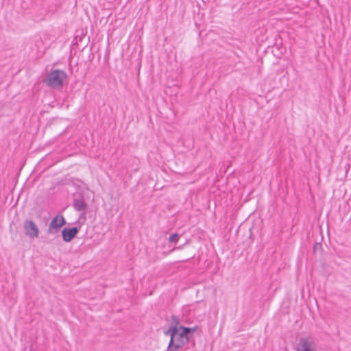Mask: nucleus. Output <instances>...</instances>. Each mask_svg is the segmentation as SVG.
Here are the masks:
<instances>
[{
	"label": "nucleus",
	"instance_id": "f257e3e1",
	"mask_svg": "<svg viewBox=\"0 0 351 351\" xmlns=\"http://www.w3.org/2000/svg\"><path fill=\"white\" fill-rule=\"evenodd\" d=\"M165 335H170V341L166 351H177L189 341V337L186 336L185 332L178 330L176 327H170L165 332Z\"/></svg>",
	"mask_w": 351,
	"mask_h": 351
},
{
	"label": "nucleus",
	"instance_id": "f03ea898",
	"mask_svg": "<svg viewBox=\"0 0 351 351\" xmlns=\"http://www.w3.org/2000/svg\"><path fill=\"white\" fill-rule=\"evenodd\" d=\"M66 77V73L61 70L56 69L47 75L45 82L50 87L59 88L62 87L63 82Z\"/></svg>",
	"mask_w": 351,
	"mask_h": 351
},
{
	"label": "nucleus",
	"instance_id": "7ed1b4c3",
	"mask_svg": "<svg viewBox=\"0 0 351 351\" xmlns=\"http://www.w3.org/2000/svg\"><path fill=\"white\" fill-rule=\"evenodd\" d=\"M66 224V220L63 215H58L55 216L51 221L50 222V224L49 226V228L47 229V233L48 234H56L57 233L61 227H62L64 225Z\"/></svg>",
	"mask_w": 351,
	"mask_h": 351
},
{
	"label": "nucleus",
	"instance_id": "20e7f679",
	"mask_svg": "<svg viewBox=\"0 0 351 351\" xmlns=\"http://www.w3.org/2000/svg\"><path fill=\"white\" fill-rule=\"evenodd\" d=\"M82 225V223L78 221V226H76L75 227L69 228H64L62 230L61 234L62 239L64 242H70L71 241L77 234L79 232L81 226Z\"/></svg>",
	"mask_w": 351,
	"mask_h": 351
},
{
	"label": "nucleus",
	"instance_id": "39448f33",
	"mask_svg": "<svg viewBox=\"0 0 351 351\" xmlns=\"http://www.w3.org/2000/svg\"><path fill=\"white\" fill-rule=\"evenodd\" d=\"M23 228L27 236L32 239L38 237L39 229L32 220H25L23 223Z\"/></svg>",
	"mask_w": 351,
	"mask_h": 351
},
{
	"label": "nucleus",
	"instance_id": "423d86ee",
	"mask_svg": "<svg viewBox=\"0 0 351 351\" xmlns=\"http://www.w3.org/2000/svg\"><path fill=\"white\" fill-rule=\"evenodd\" d=\"M315 348V343L311 337H302L299 339L297 351H314Z\"/></svg>",
	"mask_w": 351,
	"mask_h": 351
},
{
	"label": "nucleus",
	"instance_id": "0eeeda50",
	"mask_svg": "<svg viewBox=\"0 0 351 351\" xmlns=\"http://www.w3.org/2000/svg\"><path fill=\"white\" fill-rule=\"evenodd\" d=\"M73 207L76 211L87 210L88 204L84 199L82 193H76L73 194Z\"/></svg>",
	"mask_w": 351,
	"mask_h": 351
},
{
	"label": "nucleus",
	"instance_id": "6e6552de",
	"mask_svg": "<svg viewBox=\"0 0 351 351\" xmlns=\"http://www.w3.org/2000/svg\"><path fill=\"white\" fill-rule=\"evenodd\" d=\"M43 41L41 39L38 38L34 43H30L29 47L32 48L33 47H35V49H33L32 56V58H36L38 57L40 55H41L43 53V51L40 49V46L42 45Z\"/></svg>",
	"mask_w": 351,
	"mask_h": 351
},
{
	"label": "nucleus",
	"instance_id": "1a4fd4ad",
	"mask_svg": "<svg viewBox=\"0 0 351 351\" xmlns=\"http://www.w3.org/2000/svg\"><path fill=\"white\" fill-rule=\"evenodd\" d=\"M180 330L185 332V334L186 335V336H189V335L190 333H193V332H195L197 330V326H194V327L190 328V327H186V326H180Z\"/></svg>",
	"mask_w": 351,
	"mask_h": 351
},
{
	"label": "nucleus",
	"instance_id": "9d476101",
	"mask_svg": "<svg viewBox=\"0 0 351 351\" xmlns=\"http://www.w3.org/2000/svg\"><path fill=\"white\" fill-rule=\"evenodd\" d=\"M172 324L171 327H176V328L178 330H180L179 324H180V319L176 315H172L171 317Z\"/></svg>",
	"mask_w": 351,
	"mask_h": 351
},
{
	"label": "nucleus",
	"instance_id": "9b49d317",
	"mask_svg": "<svg viewBox=\"0 0 351 351\" xmlns=\"http://www.w3.org/2000/svg\"><path fill=\"white\" fill-rule=\"evenodd\" d=\"M80 212H82V213L80 215V217H79L78 220L75 223L77 225H78L79 221H80V222L82 223V224L86 221V210H81Z\"/></svg>",
	"mask_w": 351,
	"mask_h": 351
},
{
	"label": "nucleus",
	"instance_id": "f8f14e48",
	"mask_svg": "<svg viewBox=\"0 0 351 351\" xmlns=\"http://www.w3.org/2000/svg\"><path fill=\"white\" fill-rule=\"evenodd\" d=\"M180 235L177 233H174V234H172L169 238V242L171 243H177L180 239Z\"/></svg>",
	"mask_w": 351,
	"mask_h": 351
},
{
	"label": "nucleus",
	"instance_id": "ddd939ff",
	"mask_svg": "<svg viewBox=\"0 0 351 351\" xmlns=\"http://www.w3.org/2000/svg\"><path fill=\"white\" fill-rule=\"evenodd\" d=\"M322 245L320 243H316L313 247V251L315 252L317 251H319L322 250Z\"/></svg>",
	"mask_w": 351,
	"mask_h": 351
}]
</instances>
